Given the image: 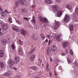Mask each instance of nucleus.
Listing matches in <instances>:
<instances>
[{
	"label": "nucleus",
	"instance_id": "nucleus-1",
	"mask_svg": "<svg viewBox=\"0 0 78 78\" xmlns=\"http://www.w3.org/2000/svg\"><path fill=\"white\" fill-rule=\"evenodd\" d=\"M70 20V16L69 15L66 14L64 18V22H69Z\"/></svg>",
	"mask_w": 78,
	"mask_h": 78
},
{
	"label": "nucleus",
	"instance_id": "nucleus-2",
	"mask_svg": "<svg viewBox=\"0 0 78 78\" xmlns=\"http://www.w3.org/2000/svg\"><path fill=\"white\" fill-rule=\"evenodd\" d=\"M39 19H40V21H41V22H42L43 23L45 22V23H48V21L47 19L46 18H42L41 17H39Z\"/></svg>",
	"mask_w": 78,
	"mask_h": 78
},
{
	"label": "nucleus",
	"instance_id": "nucleus-3",
	"mask_svg": "<svg viewBox=\"0 0 78 78\" xmlns=\"http://www.w3.org/2000/svg\"><path fill=\"white\" fill-rule=\"evenodd\" d=\"M9 26L7 24L4 23L2 26V28L4 30H6L8 28Z\"/></svg>",
	"mask_w": 78,
	"mask_h": 78
},
{
	"label": "nucleus",
	"instance_id": "nucleus-4",
	"mask_svg": "<svg viewBox=\"0 0 78 78\" xmlns=\"http://www.w3.org/2000/svg\"><path fill=\"white\" fill-rule=\"evenodd\" d=\"M18 1L20 4L22 5V6H25L26 5V1L25 0H18Z\"/></svg>",
	"mask_w": 78,
	"mask_h": 78
},
{
	"label": "nucleus",
	"instance_id": "nucleus-5",
	"mask_svg": "<svg viewBox=\"0 0 78 78\" xmlns=\"http://www.w3.org/2000/svg\"><path fill=\"white\" fill-rule=\"evenodd\" d=\"M8 62V64L9 65H10V66H13V65H14V64H15L14 61H13V60H11V58H10Z\"/></svg>",
	"mask_w": 78,
	"mask_h": 78
},
{
	"label": "nucleus",
	"instance_id": "nucleus-6",
	"mask_svg": "<svg viewBox=\"0 0 78 78\" xmlns=\"http://www.w3.org/2000/svg\"><path fill=\"white\" fill-rule=\"evenodd\" d=\"M52 9L54 11H57L59 10V7L58 6L53 5Z\"/></svg>",
	"mask_w": 78,
	"mask_h": 78
},
{
	"label": "nucleus",
	"instance_id": "nucleus-7",
	"mask_svg": "<svg viewBox=\"0 0 78 78\" xmlns=\"http://www.w3.org/2000/svg\"><path fill=\"white\" fill-rule=\"evenodd\" d=\"M11 74H12V73H11V71H8L7 73H5L4 74V75L5 76H11Z\"/></svg>",
	"mask_w": 78,
	"mask_h": 78
},
{
	"label": "nucleus",
	"instance_id": "nucleus-8",
	"mask_svg": "<svg viewBox=\"0 0 78 78\" xmlns=\"http://www.w3.org/2000/svg\"><path fill=\"white\" fill-rule=\"evenodd\" d=\"M14 62L15 64H18L19 62V58L17 57H16Z\"/></svg>",
	"mask_w": 78,
	"mask_h": 78
},
{
	"label": "nucleus",
	"instance_id": "nucleus-9",
	"mask_svg": "<svg viewBox=\"0 0 78 78\" xmlns=\"http://www.w3.org/2000/svg\"><path fill=\"white\" fill-rule=\"evenodd\" d=\"M62 12L61 11H59L58 13H57V17H61L62 16Z\"/></svg>",
	"mask_w": 78,
	"mask_h": 78
},
{
	"label": "nucleus",
	"instance_id": "nucleus-10",
	"mask_svg": "<svg viewBox=\"0 0 78 78\" xmlns=\"http://www.w3.org/2000/svg\"><path fill=\"white\" fill-rule=\"evenodd\" d=\"M68 45H69V42H65L62 45H63V47L64 48H65L66 47H67V46H68Z\"/></svg>",
	"mask_w": 78,
	"mask_h": 78
},
{
	"label": "nucleus",
	"instance_id": "nucleus-11",
	"mask_svg": "<svg viewBox=\"0 0 78 78\" xmlns=\"http://www.w3.org/2000/svg\"><path fill=\"white\" fill-rule=\"evenodd\" d=\"M31 37L32 39H34L35 40H36L37 38V35L36 34L32 35Z\"/></svg>",
	"mask_w": 78,
	"mask_h": 78
},
{
	"label": "nucleus",
	"instance_id": "nucleus-12",
	"mask_svg": "<svg viewBox=\"0 0 78 78\" xmlns=\"http://www.w3.org/2000/svg\"><path fill=\"white\" fill-rule=\"evenodd\" d=\"M20 33L21 34L24 35V36H25V35H26V31H25L23 29L21 30Z\"/></svg>",
	"mask_w": 78,
	"mask_h": 78
},
{
	"label": "nucleus",
	"instance_id": "nucleus-13",
	"mask_svg": "<svg viewBox=\"0 0 78 78\" xmlns=\"http://www.w3.org/2000/svg\"><path fill=\"white\" fill-rule=\"evenodd\" d=\"M57 49V48H56V46L55 45L51 47V50L53 51H56Z\"/></svg>",
	"mask_w": 78,
	"mask_h": 78
},
{
	"label": "nucleus",
	"instance_id": "nucleus-14",
	"mask_svg": "<svg viewBox=\"0 0 78 78\" xmlns=\"http://www.w3.org/2000/svg\"><path fill=\"white\" fill-rule=\"evenodd\" d=\"M45 2L46 4H50L52 3V0H45Z\"/></svg>",
	"mask_w": 78,
	"mask_h": 78
},
{
	"label": "nucleus",
	"instance_id": "nucleus-15",
	"mask_svg": "<svg viewBox=\"0 0 78 78\" xmlns=\"http://www.w3.org/2000/svg\"><path fill=\"white\" fill-rule=\"evenodd\" d=\"M1 15L2 17H6L7 15L5 13V12L2 11L1 13Z\"/></svg>",
	"mask_w": 78,
	"mask_h": 78
},
{
	"label": "nucleus",
	"instance_id": "nucleus-16",
	"mask_svg": "<svg viewBox=\"0 0 78 78\" xmlns=\"http://www.w3.org/2000/svg\"><path fill=\"white\" fill-rule=\"evenodd\" d=\"M35 57V55H32L30 58V61H33L34 57Z\"/></svg>",
	"mask_w": 78,
	"mask_h": 78
},
{
	"label": "nucleus",
	"instance_id": "nucleus-17",
	"mask_svg": "<svg viewBox=\"0 0 78 78\" xmlns=\"http://www.w3.org/2000/svg\"><path fill=\"white\" fill-rule=\"evenodd\" d=\"M19 54L20 55H23V51H22V48H20L19 49Z\"/></svg>",
	"mask_w": 78,
	"mask_h": 78
},
{
	"label": "nucleus",
	"instance_id": "nucleus-18",
	"mask_svg": "<svg viewBox=\"0 0 78 78\" xmlns=\"http://www.w3.org/2000/svg\"><path fill=\"white\" fill-rule=\"evenodd\" d=\"M6 42H7L5 40H2L1 41L2 44L3 45H6Z\"/></svg>",
	"mask_w": 78,
	"mask_h": 78
},
{
	"label": "nucleus",
	"instance_id": "nucleus-19",
	"mask_svg": "<svg viewBox=\"0 0 78 78\" xmlns=\"http://www.w3.org/2000/svg\"><path fill=\"white\" fill-rule=\"evenodd\" d=\"M4 56L3 51L2 50H0V57H3Z\"/></svg>",
	"mask_w": 78,
	"mask_h": 78
},
{
	"label": "nucleus",
	"instance_id": "nucleus-20",
	"mask_svg": "<svg viewBox=\"0 0 78 78\" xmlns=\"http://www.w3.org/2000/svg\"><path fill=\"white\" fill-rule=\"evenodd\" d=\"M69 29L70 31H72L73 30V24L70 25L69 26Z\"/></svg>",
	"mask_w": 78,
	"mask_h": 78
},
{
	"label": "nucleus",
	"instance_id": "nucleus-21",
	"mask_svg": "<svg viewBox=\"0 0 78 78\" xmlns=\"http://www.w3.org/2000/svg\"><path fill=\"white\" fill-rule=\"evenodd\" d=\"M31 69H32V70H34L36 71L37 70V68L35 66H32L31 67Z\"/></svg>",
	"mask_w": 78,
	"mask_h": 78
},
{
	"label": "nucleus",
	"instance_id": "nucleus-22",
	"mask_svg": "<svg viewBox=\"0 0 78 78\" xmlns=\"http://www.w3.org/2000/svg\"><path fill=\"white\" fill-rule=\"evenodd\" d=\"M66 7L69 9L70 10L72 9V6L70 5H67Z\"/></svg>",
	"mask_w": 78,
	"mask_h": 78
},
{
	"label": "nucleus",
	"instance_id": "nucleus-23",
	"mask_svg": "<svg viewBox=\"0 0 78 78\" xmlns=\"http://www.w3.org/2000/svg\"><path fill=\"white\" fill-rule=\"evenodd\" d=\"M50 53H51V49H50L49 48H48L47 51V55H49Z\"/></svg>",
	"mask_w": 78,
	"mask_h": 78
},
{
	"label": "nucleus",
	"instance_id": "nucleus-24",
	"mask_svg": "<svg viewBox=\"0 0 78 78\" xmlns=\"http://www.w3.org/2000/svg\"><path fill=\"white\" fill-rule=\"evenodd\" d=\"M54 30H56L57 28L58 27H59L56 24H55L54 25Z\"/></svg>",
	"mask_w": 78,
	"mask_h": 78
},
{
	"label": "nucleus",
	"instance_id": "nucleus-25",
	"mask_svg": "<svg viewBox=\"0 0 78 78\" xmlns=\"http://www.w3.org/2000/svg\"><path fill=\"white\" fill-rule=\"evenodd\" d=\"M11 47L13 50H14L16 49V46H15V44H13L11 45Z\"/></svg>",
	"mask_w": 78,
	"mask_h": 78
},
{
	"label": "nucleus",
	"instance_id": "nucleus-26",
	"mask_svg": "<svg viewBox=\"0 0 78 78\" xmlns=\"http://www.w3.org/2000/svg\"><path fill=\"white\" fill-rule=\"evenodd\" d=\"M55 24L57 25H58V26H59V25H60V23H59V21H55Z\"/></svg>",
	"mask_w": 78,
	"mask_h": 78
},
{
	"label": "nucleus",
	"instance_id": "nucleus-27",
	"mask_svg": "<svg viewBox=\"0 0 78 78\" xmlns=\"http://www.w3.org/2000/svg\"><path fill=\"white\" fill-rule=\"evenodd\" d=\"M75 12H76V14L78 16V7H76V8Z\"/></svg>",
	"mask_w": 78,
	"mask_h": 78
},
{
	"label": "nucleus",
	"instance_id": "nucleus-28",
	"mask_svg": "<svg viewBox=\"0 0 78 78\" xmlns=\"http://www.w3.org/2000/svg\"><path fill=\"white\" fill-rule=\"evenodd\" d=\"M0 64L1 67H2V68H3L4 67V66H5V65L4 64V63H2V62H1L0 63Z\"/></svg>",
	"mask_w": 78,
	"mask_h": 78
},
{
	"label": "nucleus",
	"instance_id": "nucleus-29",
	"mask_svg": "<svg viewBox=\"0 0 78 78\" xmlns=\"http://www.w3.org/2000/svg\"><path fill=\"white\" fill-rule=\"evenodd\" d=\"M74 20L75 22H78V18L76 16V17H74Z\"/></svg>",
	"mask_w": 78,
	"mask_h": 78
},
{
	"label": "nucleus",
	"instance_id": "nucleus-30",
	"mask_svg": "<svg viewBox=\"0 0 78 78\" xmlns=\"http://www.w3.org/2000/svg\"><path fill=\"white\" fill-rule=\"evenodd\" d=\"M27 12V10L26 9H22V13H24V14H25Z\"/></svg>",
	"mask_w": 78,
	"mask_h": 78
},
{
	"label": "nucleus",
	"instance_id": "nucleus-31",
	"mask_svg": "<svg viewBox=\"0 0 78 78\" xmlns=\"http://www.w3.org/2000/svg\"><path fill=\"white\" fill-rule=\"evenodd\" d=\"M46 69H47V71L48 72V70H49V68H48V63H47L46 65Z\"/></svg>",
	"mask_w": 78,
	"mask_h": 78
},
{
	"label": "nucleus",
	"instance_id": "nucleus-32",
	"mask_svg": "<svg viewBox=\"0 0 78 78\" xmlns=\"http://www.w3.org/2000/svg\"><path fill=\"white\" fill-rule=\"evenodd\" d=\"M9 21L10 22V23H12V18H9Z\"/></svg>",
	"mask_w": 78,
	"mask_h": 78
},
{
	"label": "nucleus",
	"instance_id": "nucleus-33",
	"mask_svg": "<svg viewBox=\"0 0 78 78\" xmlns=\"http://www.w3.org/2000/svg\"><path fill=\"white\" fill-rule=\"evenodd\" d=\"M70 53L71 55L72 56H73V52L71 49L69 50Z\"/></svg>",
	"mask_w": 78,
	"mask_h": 78
},
{
	"label": "nucleus",
	"instance_id": "nucleus-34",
	"mask_svg": "<svg viewBox=\"0 0 78 78\" xmlns=\"http://www.w3.org/2000/svg\"><path fill=\"white\" fill-rule=\"evenodd\" d=\"M41 38H42V39H43V40L45 39V37H44V34H41Z\"/></svg>",
	"mask_w": 78,
	"mask_h": 78
},
{
	"label": "nucleus",
	"instance_id": "nucleus-35",
	"mask_svg": "<svg viewBox=\"0 0 78 78\" xmlns=\"http://www.w3.org/2000/svg\"><path fill=\"white\" fill-rule=\"evenodd\" d=\"M16 23H18V24H19V25H21L22 24V22H20L19 20H17L16 21Z\"/></svg>",
	"mask_w": 78,
	"mask_h": 78
},
{
	"label": "nucleus",
	"instance_id": "nucleus-36",
	"mask_svg": "<svg viewBox=\"0 0 78 78\" xmlns=\"http://www.w3.org/2000/svg\"><path fill=\"white\" fill-rule=\"evenodd\" d=\"M59 39H60V36H58L56 37V39L58 41H59Z\"/></svg>",
	"mask_w": 78,
	"mask_h": 78
},
{
	"label": "nucleus",
	"instance_id": "nucleus-37",
	"mask_svg": "<svg viewBox=\"0 0 78 78\" xmlns=\"http://www.w3.org/2000/svg\"><path fill=\"white\" fill-rule=\"evenodd\" d=\"M33 53V52L31 51L30 52H27V55H30L31 54H32Z\"/></svg>",
	"mask_w": 78,
	"mask_h": 78
},
{
	"label": "nucleus",
	"instance_id": "nucleus-38",
	"mask_svg": "<svg viewBox=\"0 0 78 78\" xmlns=\"http://www.w3.org/2000/svg\"><path fill=\"white\" fill-rule=\"evenodd\" d=\"M33 19L32 20V22L34 23H35V22H36V20L34 19V16L33 17Z\"/></svg>",
	"mask_w": 78,
	"mask_h": 78
},
{
	"label": "nucleus",
	"instance_id": "nucleus-39",
	"mask_svg": "<svg viewBox=\"0 0 78 78\" xmlns=\"http://www.w3.org/2000/svg\"><path fill=\"white\" fill-rule=\"evenodd\" d=\"M68 63H70L71 62V59L69 58H67Z\"/></svg>",
	"mask_w": 78,
	"mask_h": 78
},
{
	"label": "nucleus",
	"instance_id": "nucleus-40",
	"mask_svg": "<svg viewBox=\"0 0 78 78\" xmlns=\"http://www.w3.org/2000/svg\"><path fill=\"white\" fill-rule=\"evenodd\" d=\"M3 35H4V33H1V29L0 28V36H3Z\"/></svg>",
	"mask_w": 78,
	"mask_h": 78
},
{
	"label": "nucleus",
	"instance_id": "nucleus-41",
	"mask_svg": "<svg viewBox=\"0 0 78 78\" xmlns=\"http://www.w3.org/2000/svg\"><path fill=\"white\" fill-rule=\"evenodd\" d=\"M17 28L16 27H12V29L13 30H14V31H16V29H17Z\"/></svg>",
	"mask_w": 78,
	"mask_h": 78
},
{
	"label": "nucleus",
	"instance_id": "nucleus-42",
	"mask_svg": "<svg viewBox=\"0 0 78 78\" xmlns=\"http://www.w3.org/2000/svg\"><path fill=\"white\" fill-rule=\"evenodd\" d=\"M55 61L56 63H57V62H59V60L58 59H55Z\"/></svg>",
	"mask_w": 78,
	"mask_h": 78
},
{
	"label": "nucleus",
	"instance_id": "nucleus-43",
	"mask_svg": "<svg viewBox=\"0 0 78 78\" xmlns=\"http://www.w3.org/2000/svg\"><path fill=\"white\" fill-rule=\"evenodd\" d=\"M19 42L20 44H21V45H23V41H21L20 40H19Z\"/></svg>",
	"mask_w": 78,
	"mask_h": 78
},
{
	"label": "nucleus",
	"instance_id": "nucleus-44",
	"mask_svg": "<svg viewBox=\"0 0 78 78\" xmlns=\"http://www.w3.org/2000/svg\"><path fill=\"white\" fill-rule=\"evenodd\" d=\"M15 4L16 6H19V3H18V2H17V1L15 2Z\"/></svg>",
	"mask_w": 78,
	"mask_h": 78
},
{
	"label": "nucleus",
	"instance_id": "nucleus-45",
	"mask_svg": "<svg viewBox=\"0 0 78 78\" xmlns=\"http://www.w3.org/2000/svg\"><path fill=\"white\" fill-rule=\"evenodd\" d=\"M51 43V40H49L48 41V44L49 45H50V44Z\"/></svg>",
	"mask_w": 78,
	"mask_h": 78
},
{
	"label": "nucleus",
	"instance_id": "nucleus-46",
	"mask_svg": "<svg viewBox=\"0 0 78 78\" xmlns=\"http://www.w3.org/2000/svg\"><path fill=\"white\" fill-rule=\"evenodd\" d=\"M23 19H25V20H27V21H28V22H29L28 21V18H27V17H24L23 18Z\"/></svg>",
	"mask_w": 78,
	"mask_h": 78
},
{
	"label": "nucleus",
	"instance_id": "nucleus-47",
	"mask_svg": "<svg viewBox=\"0 0 78 78\" xmlns=\"http://www.w3.org/2000/svg\"><path fill=\"white\" fill-rule=\"evenodd\" d=\"M15 31H17V32H19V31H20L19 29L17 28H16V29Z\"/></svg>",
	"mask_w": 78,
	"mask_h": 78
},
{
	"label": "nucleus",
	"instance_id": "nucleus-48",
	"mask_svg": "<svg viewBox=\"0 0 78 78\" xmlns=\"http://www.w3.org/2000/svg\"><path fill=\"white\" fill-rule=\"evenodd\" d=\"M36 48H34L32 50H31V51H32V52L33 53L34 51L35 50H36Z\"/></svg>",
	"mask_w": 78,
	"mask_h": 78
},
{
	"label": "nucleus",
	"instance_id": "nucleus-49",
	"mask_svg": "<svg viewBox=\"0 0 78 78\" xmlns=\"http://www.w3.org/2000/svg\"><path fill=\"white\" fill-rule=\"evenodd\" d=\"M61 56H65V54L64 53H62L61 54Z\"/></svg>",
	"mask_w": 78,
	"mask_h": 78
},
{
	"label": "nucleus",
	"instance_id": "nucleus-50",
	"mask_svg": "<svg viewBox=\"0 0 78 78\" xmlns=\"http://www.w3.org/2000/svg\"><path fill=\"white\" fill-rule=\"evenodd\" d=\"M50 36L49 35V34H48L47 36H46V37H48V38H50Z\"/></svg>",
	"mask_w": 78,
	"mask_h": 78
},
{
	"label": "nucleus",
	"instance_id": "nucleus-51",
	"mask_svg": "<svg viewBox=\"0 0 78 78\" xmlns=\"http://www.w3.org/2000/svg\"><path fill=\"white\" fill-rule=\"evenodd\" d=\"M34 78H41L39 77V76H35Z\"/></svg>",
	"mask_w": 78,
	"mask_h": 78
},
{
	"label": "nucleus",
	"instance_id": "nucleus-52",
	"mask_svg": "<svg viewBox=\"0 0 78 78\" xmlns=\"http://www.w3.org/2000/svg\"><path fill=\"white\" fill-rule=\"evenodd\" d=\"M0 11H3V9H2V8H1V6H0Z\"/></svg>",
	"mask_w": 78,
	"mask_h": 78
},
{
	"label": "nucleus",
	"instance_id": "nucleus-53",
	"mask_svg": "<svg viewBox=\"0 0 78 78\" xmlns=\"http://www.w3.org/2000/svg\"><path fill=\"white\" fill-rule=\"evenodd\" d=\"M58 69L59 70H61V66H59L58 67Z\"/></svg>",
	"mask_w": 78,
	"mask_h": 78
},
{
	"label": "nucleus",
	"instance_id": "nucleus-54",
	"mask_svg": "<svg viewBox=\"0 0 78 78\" xmlns=\"http://www.w3.org/2000/svg\"><path fill=\"white\" fill-rule=\"evenodd\" d=\"M56 1L57 2H60V1H61V0H56Z\"/></svg>",
	"mask_w": 78,
	"mask_h": 78
},
{
	"label": "nucleus",
	"instance_id": "nucleus-55",
	"mask_svg": "<svg viewBox=\"0 0 78 78\" xmlns=\"http://www.w3.org/2000/svg\"><path fill=\"white\" fill-rule=\"evenodd\" d=\"M50 61H51V62H52V61H53V60L52 59H51V57L50 58Z\"/></svg>",
	"mask_w": 78,
	"mask_h": 78
},
{
	"label": "nucleus",
	"instance_id": "nucleus-56",
	"mask_svg": "<svg viewBox=\"0 0 78 78\" xmlns=\"http://www.w3.org/2000/svg\"><path fill=\"white\" fill-rule=\"evenodd\" d=\"M45 42H48V39H46L45 41Z\"/></svg>",
	"mask_w": 78,
	"mask_h": 78
},
{
	"label": "nucleus",
	"instance_id": "nucleus-57",
	"mask_svg": "<svg viewBox=\"0 0 78 78\" xmlns=\"http://www.w3.org/2000/svg\"><path fill=\"white\" fill-rule=\"evenodd\" d=\"M66 53H69V52L67 51V49H66Z\"/></svg>",
	"mask_w": 78,
	"mask_h": 78
},
{
	"label": "nucleus",
	"instance_id": "nucleus-58",
	"mask_svg": "<svg viewBox=\"0 0 78 78\" xmlns=\"http://www.w3.org/2000/svg\"><path fill=\"white\" fill-rule=\"evenodd\" d=\"M16 7H17V6L16 5V6H15L14 7H13L14 9H16Z\"/></svg>",
	"mask_w": 78,
	"mask_h": 78
},
{
	"label": "nucleus",
	"instance_id": "nucleus-59",
	"mask_svg": "<svg viewBox=\"0 0 78 78\" xmlns=\"http://www.w3.org/2000/svg\"><path fill=\"white\" fill-rule=\"evenodd\" d=\"M13 69H14V70H17V68H14Z\"/></svg>",
	"mask_w": 78,
	"mask_h": 78
},
{
	"label": "nucleus",
	"instance_id": "nucleus-60",
	"mask_svg": "<svg viewBox=\"0 0 78 78\" xmlns=\"http://www.w3.org/2000/svg\"><path fill=\"white\" fill-rule=\"evenodd\" d=\"M43 26H44V28H45L46 27V26H45V24H44Z\"/></svg>",
	"mask_w": 78,
	"mask_h": 78
},
{
	"label": "nucleus",
	"instance_id": "nucleus-61",
	"mask_svg": "<svg viewBox=\"0 0 78 78\" xmlns=\"http://www.w3.org/2000/svg\"><path fill=\"white\" fill-rule=\"evenodd\" d=\"M49 74L50 75V76H51V73H49Z\"/></svg>",
	"mask_w": 78,
	"mask_h": 78
},
{
	"label": "nucleus",
	"instance_id": "nucleus-62",
	"mask_svg": "<svg viewBox=\"0 0 78 78\" xmlns=\"http://www.w3.org/2000/svg\"><path fill=\"white\" fill-rule=\"evenodd\" d=\"M7 10H5V13H6V12H7Z\"/></svg>",
	"mask_w": 78,
	"mask_h": 78
},
{
	"label": "nucleus",
	"instance_id": "nucleus-63",
	"mask_svg": "<svg viewBox=\"0 0 78 78\" xmlns=\"http://www.w3.org/2000/svg\"><path fill=\"white\" fill-rule=\"evenodd\" d=\"M0 23H2V21H1L0 20Z\"/></svg>",
	"mask_w": 78,
	"mask_h": 78
},
{
	"label": "nucleus",
	"instance_id": "nucleus-64",
	"mask_svg": "<svg viewBox=\"0 0 78 78\" xmlns=\"http://www.w3.org/2000/svg\"><path fill=\"white\" fill-rule=\"evenodd\" d=\"M55 76H56V77H57V75H56V74L55 73Z\"/></svg>",
	"mask_w": 78,
	"mask_h": 78
}]
</instances>
